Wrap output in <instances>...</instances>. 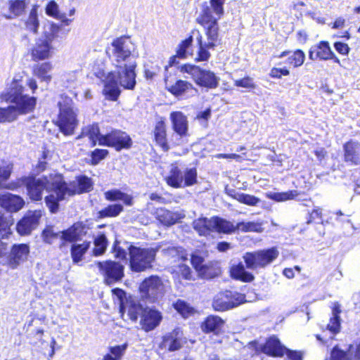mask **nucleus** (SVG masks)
<instances>
[{"label":"nucleus","instance_id":"nucleus-7","mask_svg":"<svg viewBox=\"0 0 360 360\" xmlns=\"http://www.w3.org/2000/svg\"><path fill=\"white\" fill-rule=\"evenodd\" d=\"M59 31V26L52 23L45 31L44 36L37 39L31 49L33 60H43L52 56L54 49L51 44L58 37Z\"/></svg>","mask_w":360,"mask_h":360},{"label":"nucleus","instance_id":"nucleus-62","mask_svg":"<svg viewBox=\"0 0 360 360\" xmlns=\"http://www.w3.org/2000/svg\"><path fill=\"white\" fill-rule=\"evenodd\" d=\"M234 85L236 86L249 89H254L256 87V84H255L253 79L250 77H246L240 79L234 80Z\"/></svg>","mask_w":360,"mask_h":360},{"label":"nucleus","instance_id":"nucleus-41","mask_svg":"<svg viewBox=\"0 0 360 360\" xmlns=\"http://www.w3.org/2000/svg\"><path fill=\"white\" fill-rule=\"evenodd\" d=\"M90 242L84 241L82 243H75L71 247V256L74 263L77 264L82 260L84 255L90 248Z\"/></svg>","mask_w":360,"mask_h":360},{"label":"nucleus","instance_id":"nucleus-44","mask_svg":"<svg viewBox=\"0 0 360 360\" xmlns=\"http://www.w3.org/2000/svg\"><path fill=\"white\" fill-rule=\"evenodd\" d=\"M38 6L34 5L30 12L29 16L25 21V27L27 30L36 34L39 27V22L37 15Z\"/></svg>","mask_w":360,"mask_h":360},{"label":"nucleus","instance_id":"nucleus-10","mask_svg":"<svg viewBox=\"0 0 360 360\" xmlns=\"http://www.w3.org/2000/svg\"><path fill=\"white\" fill-rule=\"evenodd\" d=\"M181 70L191 75L195 82L200 86L214 89L218 86L219 78L210 70L190 64L182 65Z\"/></svg>","mask_w":360,"mask_h":360},{"label":"nucleus","instance_id":"nucleus-59","mask_svg":"<svg viewBox=\"0 0 360 360\" xmlns=\"http://www.w3.org/2000/svg\"><path fill=\"white\" fill-rule=\"evenodd\" d=\"M79 74L78 70L67 72L63 76V81L67 86H72L77 82Z\"/></svg>","mask_w":360,"mask_h":360},{"label":"nucleus","instance_id":"nucleus-54","mask_svg":"<svg viewBox=\"0 0 360 360\" xmlns=\"http://www.w3.org/2000/svg\"><path fill=\"white\" fill-rule=\"evenodd\" d=\"M174 308L184 318H187L195 313V309L182 300H178L174 304Z\"/></svg>","mask_w":360,"mask_h":360},{"label":"nucleus","instance_id":"nucleus-5","mask_svg":"<svg viewBox=\"0 0 360 360\" xmlns=\"http://www.w3.org/2000/svg\"><path fill=\"white\" fill-rule=\"evenodd\" d=\"M24 86L20 79L13 78L8 84L6 92L2 94L4 98L15 103L17 116L32 112L36 105V98L23 94Z\"/></svg>","mask_w":360,"mask_h":360},{"label":"nucleus","instance_id":"nucleus-58","mask_svg":"<svg viewBox=\"0 0 360 360\" xmlns=\"http://www.w3.org/2000/svg\"><path fill=\"white\" fill-rule=\"evenodd\" d=\"M112 292L115 296V299L117 300V302L120 305V311L122 312L124 306H125L127 302L129 301L131 298H127L126 297L125 292L120 288H115L112 290Z\"/></svg>","mask_w":360,"mask_h":360},{"label":"nucleus","instance_id":"nucleus-15","mask_svg":"<svg viewBox=\"0 0 360 360\" xmlns=\"http://www.w3.org/2000/svg\"><path fill=\"white\" fill-rule=\"evenodd\" d=\"M41 217L40 210L27 211L17 224L16 229L18 233L22 236L30 234L37 227Z\"/></svg>","mask_w":360,"mask_h":360},{"label":"nucleus","instance_id":"nucleus-48","mask_svg":"<svg viewBox=\"0 0 360 360\" xmlns=\"http://www.w3.org/2000/svg\"><path fill=\"white\" fill-rule=\"evenodd\" d=\"M94 255L100 256L103 255L108 246V240L106 236L104 234L98 235L94 238Z\"/></svg>","mask_w":360,"mask_h":360},{"label":"nucleus","instance_id":"nucleus-64","mask_svg":"<svg viewBox=\"0 0 360 360\" xmlns=\"http://www.w3.org/2000/svg\"><path fill=\"white\" fill-rule=\"evenodd\" d=\"M8 253V244L0 240V264L6 265L8 263L7 254Z\"/></svg>","mask_w":360,"mask_h":360},{"label":"nucleus","instance_id":"nucleus-30","mask_svg":"<svg viewBox=\"0 0 360 360\" xmlns=\"http://www.w3.org/2000/svg\"><path fill=\"white\" fill-rule=\"evenodd\" d=\"M231 291H225L219 293L213 301V308L216 311H226L233 308V304L230 302Z\"/></svg>","mask_w":360,"mask_h":360},{"label":"nucleus","instance_id":"nucleus-16","mask_svg":"<svg viewBox=\"0 0 360 360\" xmlns=\"http://www.w3.org/2000/svg\"><path fill=\"white\" fill-rule=\"evenodd\" d=\"M162 320V316L160 311L146 307L141 316L140 325L144 331L149 332L156 328Z\"/></svg>","mask_w":360,"mask_h":360},{"label":"nucleus","instance_id":"nucleus-38","mask_svg":"<svg viewBox=\"0 0 360 360\" xmlns=\"http://www.w3.org/2000/svg\"><path fill=\"white\" fill-rule=\"evenodd\" d=\"M104 195L105 199L108 200H122L126 205L131 206L133 205V197L130 195L122 192L118 189L108 191L104 193Z\"/></svg>","mask_w":360,"mask_h":360},{"label":"nucleus","instance_id":"nucleus-33","mask_svg":"<svg viewBox=\"0 0 360 360\" xmlns=\"http://www.w3.org/2000/svg\"><path fill=\"white\" fill-rule=\"evenodd\" d=\"M214 231L224 233H231L237 231V224L234 225L233 222L226 219L214 217L212 222Z\"/></svg>","mask_w":360,"mask_h":360},{"label":"nucleus","instance_id":"nucleus-20","mask_svg":"<svg viewBox=\"0 0 360 360\" xmlns=\"http://www.w3.org/2000/svg\"><path fill=\"white\" fill-rule=\"evenodd\" d=\"M25 205L24 200L19 195L6 193L0 195V206L11 212L19 211Z\"/></svg>","mask_w":360,"mask_h":360},{"label":"nucleus","instance_id":"nucleus-24","mask_svg":"<svg viewBox=\"0 0 360 360\" xmlns=\"http://www.w3.org/2000/svg\"><path fill=\"white\" fill-rule=\"evenodd\" d=\"M332 316L327 325V329L334 335L340 332L341 327V319L340 314L342 312L341 306L338 302L333 303Z\"/></svg>","mask_w":360,"mask_h":360},{"label":"nucleus","instance_id":"nucleus-40","mask_svg":"<svg viewBox=\"0 0 360 360\" xmlns=\"http://www.w3.org/2000/svg\"><path fill=\"white\" fill-rule=\"evenodd\" d=\"M154 136L157 143L164 151H167L169 147L167 142L166 127L163 122L157 123L154 130Z\"/></svg>","mask_w":360,"mask_h":360},{"label":"nucleus","instance_id":"nucleus-23","mask_svg":"<svg viewBox=\"0 0 360 360\" xmlns=\"http://www.w3.org/2000/svg\"><path fill=\"white\" fill-rule=\"evenodd\" d=\"M345 160L354 165L360 164V143L349 141L344 145Z\"/></svg>","mask_w":360,"mask_h":360},{"label":"nucleus","instance_id":"nucleus-13","mask_svg":"<svg viewBox=\"0 0 360 360\" xmlns=\"http://www.w3.org/2000/svg\"><path fill=\"white\" fill-rule=\"evenodd\" d=\"M132 143L129 136L120 130H113L99 139L100 146L115 148L117 150L129 148Z\"/></svg>","mask_w":360,"mask_h":360},{"label":"nucleus","instance_id":"nucleus-53","mask_svg":"<svg viewBox=\"0 0 360 360\" xmlns=\"http://www.w3.org/2000/svg\"><path fill=\"white\" fill-rule=\"evenodd\" d=\"M17 112L14 106L0 108V122H13L17 118Z\"/></svg>","mask_w":360,"mask_h":360},{"label":"nucleus","instance_id":"nucleus-25","mask_svg":"<svg viewBox=\"0 0 360 360\" xmlns=\"http://www.w3.org/2000/svg\"><path fill=\"white\" fill-rule=\"evenodd\" d=\"M199 32L198 30L193 31L192 32L193 35L190 36L188 38L186 39L185 40H183L181 44L179 45L177 50H176V56L181 58H186L189 56L192 55V53L191 52V46L193 42V37H195L196 42H197V48L199 49V45L198 44L196 34H194L195 32ZM198 49H197L196 51V56L195 57V60L198 62H200V60H197L198 56ZM206 60L205 61H207Z\"/></svg>","mask_w":360,"mask_h":360},{"label":"nucleus","instance_id":"nucleus-12","mask_svg":"<svg viewBox=\"0 0 360 360\" xmlns=\"http://www.w3.org/2000/svg\"><path fill=\"white\" fill-rule=\"evenodd\" d=\"M101 274L103 276L104 283L112 285L120 281L124 277V266L120 262L106 260L96 264Z\"/></svg>","mask_w":360,"mask_h":360},{"label":"nucleus","instance_id":"nucleus-46","mask_svg":"<svg viewBox=\"0 0 360 360\" xmlns=\"http://www.w3.org/2000/svg\"><path fill=\"white\" fill-rule=\"evenodd\" d=\"M46 13L49 16L60 20L66 25H69L71 22V20L66 18L65 14L59 11L58 6L54 1H51L48 4L46 8Z\"/></svg>","mask_w":360,"mask_h":360},{"label":"nucleus","instance_id":"nucleus-32","mask_svg":"<svg viewBox=\"0 0 360 360\" xmlns=\"http://www.w3.org/2000/svg\"><path fill=\"white\" fill-rule=\"evenodd\" d=\"M83 229L81 224H75L66 231H61L60 240L62 243L77 240L82 236Z\"/></svg>","mask_w":360,"mask_h":360},{"label":"nucleus","instance_id":"nucleus-37","mask_svg":"<svg viewBox=\"0 0 360 360\" xmlns=\"http://www.w3.org/2000/svg\"><path fill=\"white\" fill-rule=\"evenodd\" d=\"M230 274L232 278L244 282H250L254 279L253 275L245 271L242 263L233 264L231 267Z\"/></svg>","mask_w":360,"mask_h":360},{"label":"nucleus","instance_id":"nucleus-55","mask_svg":"<svg viewBox=\"0 0 360 360\" xmlns=\"http://www.w3.org/2000/svg\"><path fill=\"white\" fill-rule=\"evenodd\" d=\"M123 211V206L120 204L110 205L100 211V214L104 217H114Z\"/></svg>","mask_w":360,"mask_h":360},{"label":"nucleus","instance_id":"nucleus-45","mask_svg":"<svg viewBox=\"0 0 360 360\" xmlns=\"http://www.w3.org/2000/svg\"><path fill=\"white\" fill-rule=\"evenodd\" d=\"M266 197L269 199L275 200L276 202H283L294 199L297 196L298 193L297 191H288L287 192H272L269 191L266 193Z\"/></svg>","mask_w":360,"mask_h":360},{"label":"nucleus","instance_id":"nucleus-22","mask_svg":"<svg viewBox=\"0 0 360 360\" xmlns=\"http://www.w3.org/2000/svg\"><path fill=\"white\" fill-rule=\"evenodd\" d=\"M259 348L264 354L272 356H283L286 351V348L281 345L279 340L274 336L269 338L264 345H259Z\"/></svg>","mask_w":360,"mask_h":360},{"label":"nucleus","instance_id":"nucleus-19","mask_svg":"<svg viewBox=\"0 0 360 360\" xmlns=\"http://www.w3.org/2000/svg\"><path fill=\"white\" fill-rule=\"evenodd\" d=\"M170 120L174 131L180 136L179 141L176 143L179 145L182 143V139L187 135V118L181 112H172L170 114Z\"/></svg>","mask_w":360,"mask_h":360},{"label":"nucleus","instance_id":"nucleus-4","mask_svg":"<svg viewBox=\"0 0 360 360\" xmlns=\"http://www.w3.org/2000/svg\"><path fill=\"white\" fill-rule=\"evenodd\" d=\"M106 53L114 66L136 63L139 56L136 45L127 36L114 39Z\"/></svg>","mask_w":360,"mask_h":360},{"label":"nucleus","instance_id":"nucleus-36","mask_svg":"<svg viewBox=\"0 0 360 360\" xmlns=\"http://www.w3.org/2000/svg\"><path fill=\"white\" fill-rule=\"evenodd\" d=\"M212 221L213 217L210 219L201 217L193 221V228L200 235L206 236L211 231H214Z\"/></svg>","mask_w":360,"mask_h":360},{"label":"nucleus","instance_id":"nucleus-3","mask_svg":"<svg viewBox=\"0 0 360 360\" xmlns=\"http://www.w3.org/2000/svg\"><path fill=\"white\" fill-rule=\"evenodd\" d=\"M117 69L108 73L103 79V94L110 101H117L120 89L119 85L125 89L133 90L136 86V63L115 66Z\"/></svg>","mask_w":360,"mask_h":360},{"label":"nucleus","instance_id":"nucleus-49","mask_svg":"<svg viewBox=\"0 0 360 360\" xmlns=\"http://www.w3.org/2000/svg\"><path fill=\"white\" fill-rule=\"evenodd\" d=\"M354 348L351 346L347 352L340 349L338 347H335L331 351V360H352Z\"/></svg>","mask_w":360,"mask_h":360},{"label":"nucleus","instance_id":"nucleus-60","mask_svg":"<svg viewBox=\"0 0 360 360\" xmlns=\"http://www.w3.org/2000/svg\"><path fill=\"white\" fill-rule=\"evenodd\" d=\"M108 154V150L105 149H95L91 153V164L96 165L103 160Z\"/></svg>","mask_w":360,"mask_h":360},{"label":"nucleus","instance_id":"nucleus-11","mask_svg":"<svg viewBox=\"0 0 360 360\" xmlns=\"http://www.w3.org/2000/svg\"><path fill=\"white\" fill-rule=\"evenodd\" d=\"M141 296L150 302H155L165 294V285L162 281L157 276L146 278L139 287Z\"/></svg>","mask_w":360,"mask_h":360},{"label":"nucleus","instance_id":"nucleus-50","mask_svg":"<svg viewBox=\"0 0 360 360\" xmlns=\"http://www.w3.org/2000/svg\"><path fill=\"white\" fill-rule=\"evenodd\" d=\"M61 231H55L53 226H47L42 232V238L45 243H53L57 239L60 240Z\"/></svg>","mask_w":360,"mask_h":360},{"label":"nucleus","instance_id":"nucleus-51","mask_svg":"<svg viewBox=\"0 0 360 360\" xmlns=\"http://www.w3.org/2000/svg\"><path fill=\"white\" fill-rule=\"evenodd\" d=\"M233 198L238 202L250 206H255L260 202L259 198L243 193H236Z\"/></svg>","mask_w":360,"mask_h":360},{"label":"nucleus","instance_id":"nucleus-28","mask_svg":"<svg viewBox=\"0 0 360 360\" xmlns=\"http://www.w3.org/2000/svg\"><path fill=\"white\" fill-rule=\"evenodd\" d=\"M53 66L51 63L46 62L34 65L32 73L41 82L49 83L52 79L51 72Z\"/></svg>","mask_w":360,"mask_h":360},{"label":"nucleus","instance_id":"nucleus-27","mask_svg":"<svg viewBox=\"0 0 360 360\" xmlns=\"http://www.w3.org/2000/svg\"><path fill=\"white\" fill-rule=\"evenodd\" d=\"M103 136L104 135H101L100 133L98 124H93L84 127L78 139L87 137L91 143V146L94 147L97 143L99 144L100 138Z\"/></svg>","mask_w":360,"mask_h":360},{"label":"nucleus","instance_id":"nucleus-21","mask_svg":"<svg viewBox=\"0 0 360 360\" xmlns=\"http://www.w3.org/2000/svg\"><path fill=\"white\" fill-rule=\"evenodd\" d=\"M332 50L328 41H321L318 44L311 47L309 52V58L312 60H330L332 56Z\"/></svg>","mask_w":360,"mask_h":360},{"label":"nucleus","instance_id":"nucleus-47","mask_svg":"<svg viewBox=\"0 0 360 360\" xmlns=\"http://www.w3.org/2000/svg\"><path fill=\"white\" fill-rule=\"evenodd\" d=\"M29 4V0L11 1L9 4V10L15 17H18L24 13Z\"/></svg>","mask_w":360,"mask_h":360},{"label":"nucleus","instance_id":"nucleus-9","mask_svg":"<svg viewBox=\"0 0 360 360\" xmlns=\"http://www.w3.org/2000/svg\"><path fill=\"white\" fill-rule=\"evenodd\" d=\"M279 255V251L275 247L258 250L252 252H246L243 259L247 268L257 269L265 268L271 264Z\"/></svg>","mask_w":360,"mask_h":360},{"label":"nucleus","instance_id":"nucleus-34","mask_svg":"<svg viewBox=\"0 0 360 360\" xmlns=\"http://www.w3.org/2000/svg\"><path fill=\"white\" fill-rule=\"evenodd\" d=\"M224 326V321L217 316H210L202 324V330L205 333H219Z\"/></svg>","mask_w":360,"mask_h":360},{"label":"nucleus","instance_id":"nucleus-57","mask_svg":"<svg viewBox=\"0 0 360 360\" xmlns=\"http://www.w3.org/2000/svg\"><path fill=\"white\" fill-rule=\"evenodd\" d=\"M197 182V171L195 168L186 169L184 174V187L194 185Z\"/></svg>","mask_w":360,"mask_h":360},{"label":"nucleus","instance_id":"nucleus-63","mask_svg":"<svg viewBox=\"0 0 360 360\" xmlns=\"http://www.w3.org/2000/svg\"><path fill=\"white\" fill-rule=\"evenodd\" d=\"M191 263L195 269L199 273L205 265L204 258L198 252H195L191 255Z\"/></svg>","mask_w":360,"mask_h":360},{"label":"nucleus","instance_id":"nucleus-29","mask_svg":"<svg viewBox=\"0 0 360 360\" xmlns=\"http://www.w3.org/2000/svg\"><path fill=\"white\" fill-rule=\"evenodd\" d=\"M157 219L164 225L170 226L176 223L183 217V215L178 212H173L169 210L160 208L156 211Z\"/></svg>","mask_w":360,"mask_h":360},{"label":"nucleus","instance_id":"nucleus-61","mask_svg":"<svg viewBox=\"0 0 360 360\" xmlns=\"http://www.w3.org/2000/svg\"><path fill=\"white\" fill-rule=\"evenodd\" d=\"M127 347L128 345L127 343L122 345L110 347L109 348V351L110 352V354H111L117 360H121L125 353Z\"/></svg>","mask_w":360,"mask_h":360},{"label":"nucleus","instance_id":"nucleus-1","mask_svg":"<svg viewBox=\"0 0 360 360\" xmlns=\"http://www.w3.org/2000/svg\"><path fill=\"white\" fill-rule=\"evenodd\" d=\"M226 0H210V6L206 4L202 6V11L197 18V22L205 29V37L196 32L199 49L197 60H206L210 58V50L214 49L219 43L218 20L224 14V4Z\"/></svg>","mask_w":360,"mask_h":360},{"label":"nucleus","instance_id":"nucleus-52","mask_svg":"<svg viewBox=\"0 0 360 360\" xmlns=\"http://www.w3.org/2000/svg\"><path fill=\"white\" fill-rule=\"evenodd\" d=\"M13 224V219L11 216H0V235L2 238L7 237L11 233V226Z\"/></svg>","mask_w":360,"mask_h":360},{"label":"nucleus","instance_id":"nucleus-2","mask_svg":"<svg viewBox=\"0 0 360 360\" xmlns=\"http://www.w3.org/2000/svg\"><path fill=\"white\" fill-rule=\"evenodd\" d=\"M61 181L62 176L58 174H51L39 178L24 176L21 179L22 184L26 186L27 194L31 200H41L44 191L49 193L45 198V202L52 213L58 211V202L63 197L60 191Z\"/></svg>","mask_w":360,"mask_h":360},{"label":"nucleus","instance_id":"nucleus-31","mask_svg":"<svg viewBox=\"0 0 360 360\" xmlns=\"http://www.w3.org/2000/svg\"><path fill=\"white\" fill-rule=\"evenodd\" d=\"M83 229L81 224H75L66 231H61L60 240L62 243L77 240L82 236Z\"/></svg>","mask_w":360,"mask_h":360},{"label":"nucleus","instance_id":"nucleus-43","mask_svg":"<svg viewBox=\"0 0 360 360\" xmlns=\"http://www.w3.org/2000/svg\"><path fill=\"white\" fill-rule=\"evenodd\" d=\"M262 221H242L237 224V231L241 232H256L262 233L264 231Z\"/></svg>","mask_w":360,"mask_h":360},{"label":"nucleus","instance_id":"nucleus-42","mask_svg":"<svg viewBox=\"0 0 360 360\" xmlns=\"http://www.w3.org/2000/svg\"><path fill=\"white\" fill-rule=\"evenodd\" d=\"M221 270L217 262H210L205 263L198 274L203 278L210 279L220 274Z\"/></svg>","mask_w":360,"mask_h":360},{"label":"nucleus","instance_id":"nucleus-17","mask_svg":"<svg viewBox=\"0 0 360 360\" xmlns=\"http://www.w3.org/2000/svg\"><path fill=\"white\" fill-rule=\"evenodd\" d=\"M184 343L182 331L177 328L163 336L160 347L169 352H174L180 349Z\"/></svg>","mask_w":360,"mask_h":360},{"label":"nucleus","instance_id":"nucleus-8","mask_svg":"<svg viewBox=\"0 0 360 360\" xmlns=\"http://www.w3.org/2000/svg\"><path fill=\"white\" fill-rule=\"evenodd\" d=\"M60 113L58 115V125L61 132L65 135H71L77 126L76 110L72 101L65 97L58 102Z\"/></svg>","mask_w":360,"mask_h":360},{"label":"nucleus","instance_id":"nucleus-14","mask_svg":"<svg viewBox=\"0 0 360 360\" xmlns=\"http://www.w3.org/2000/svg\"><path fill=\"white\" fill-rule=\"evenodd\" d=\"M91 187V181L86 176H79L69 184H66L62 177L61 185L60 186V188H61L60 191L63 194L61 200L76 193L89 191Z\"/></svg>","mask_w":360,"mask_h":360},{"label":"nucleus","instance_id":"nucleus-18","mask_svg":"<svg viewBox=\"0 0 360 360\" xmlns=\"http://www.w3.org/2000/svg\"><path fill=\"white\" fill-rule=\"evenodd\" d=\"M30 252L29 246L26 244L14 245L11 251L7 254L8 263L11 268L15 269L21 263L25 262Z\"/></svg>","mask_w":360,"mask_h":360},{"label":"nucleus","instance_id":"nucleus-6","mask_svg":"<svg viewBox=\"0 0 360 360\" xmlns=\"http://www.w3.org/2000/svg\"><path fill=\"white\" fill-rule=\"evenodd\" d=\"M158 250V248L130 245L128 248L130 269L134 272H142L151 269Z\"/></svg>","mask_w":360,"mask_h":360},{"label":"nucleus","instance_id":"nucleus-39","mask_svg":"<svg viewBox=\"0 0 360 360\" xmlns=\"http://www.w3.org/2000/svg\"><path fill=\"white\" fill-rule=\"evenodd\" d=\"M165 85L168 91L175 96L181 95L189 89H193L191 83L184 80H177L174 84H170L166 80Z\"/></svg>","mask_w":360,"mask_h":360},{"label":"nucleus","instance_id":"nucleus-26","mask_svg":"<svg viewBox=\"0 0 360 360\" xmlns=\"http://www.w3.org/2000/svg\"><path fill=\"white\" fill-rule=\"evenodd\" d=\"M145 308H143L141 304L139 303V302L131 299L129 301L127 302V304L123 307V311L120 312L122 315L124 313H127L129 319L136 322L141 315L142 316L143 311H144Z\"/></svg>","mask_w":360,"mask_h":360},{"label":"nucleus","instance_id":"nucleus-35","mask_svg":"<svg viewBox=\"0 0 360 360\" xmlns=\"http://www.w3.org/2000/svg\"><path fill=\"white\" fill-rule=\"evenodd\" d=\"M168 185L174 188L184 187V174L176 165H172L169 174L166 178Z\"/></svg>","mask_w":360,"mask_h":360},{"label":"nucleus","instance_id":"nucleus-56","mask_svg":"<svg viewBox=\"0 0 360 360\" xmlns=\"http://www.w3.org/2000/svg\"><path fill=\"white\" fill-rule=\"evenodd\" d=\"M304 53L301 50H297L294 51L290 56L288 57V62L290 65L297 68L301 66L304 63Z\"/></svg>","mask_w":360,"mask_h":360}]
</instances>
